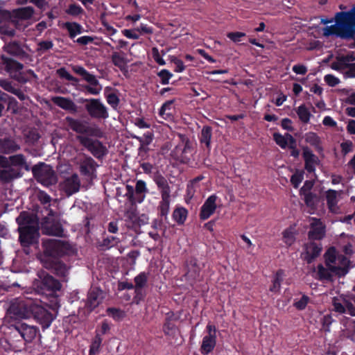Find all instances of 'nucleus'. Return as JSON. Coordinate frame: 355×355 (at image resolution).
Returning <instances> with one entry per match:
<instances>
[{
	"instance_id": "nucleus-1",
	"label": "nucleus",
	"mask_w": 355,
	"mask_h": 355,
	"mask_svg": "<svg viewBox=\"0 0 355 355\" xmlns=\"http://www.w3.org/2000/svg\"><path fill=\"white\" fill-rule=\"evenodd\" d=\"M23 170L31 171V166L23 154H16L8 157L0 156V180L2 182H10L21 178Z\"/></svg>"
},
{
	"instance_id": "nucleus-2",
	"label": "nucleus",
	"mask_w": 355,
	"mask_h": 355,
	"mask_svg": "<svg viewBox=\"0 0 355 355\" xmlns=\"http://www.w3.org/2000/svg\"><path fill=\"white\" fill-rule=\"evenodd\" d=\"M16 223L18 225L19 241L22 247H30L38 243L39 228L31 214L26 211H21L16 218Z\"/></svg>"
},
{
	"instance_id": "nucleus-3",
	"label": "nucleus",
	"mask_w": 355,
	"mask_h": 355,
	"mask_svg": "<svg viewBox=\"0 0 355 355\" xmlns=\"http://www.w3.org/2000/svg\"><path fill=\"white\" fill-rule=\"evenodd\" d=\"M334 25L327 26L323 28V35H336L345 40H355V31L345 11L338 12L335 15Z\"/></svg>"
},
{
	"instance_id": "nucleus-4",
	"label": "nucleus",
	"mask_w": 355,
	"mask_h": 355,
	"mask_svg": "<svg viewBox=\"0 0 355 355\" xmlns=\"http://www.w3.org/2000/svg\"><path fill=\"white\" fill-rule=\"evenodd\" d=\"M325 265L334 275L345 277L349 270L350 261L345 255L338 254L335 247H330L324 254Z\"/></svg>"
},
{
	"instance_id": "nucleus-5",
	"label": "nucleus",
	"mask_w": 355,
	"mask_h": 355,
	"mask_svg": "<svg viewBox=\"0 0 355 355\" xmlns=\"http://www.w3.org/2000/svg\"><path fill=\"white\" fill-rule=\"evenodd\" d=\"M36 302L30 298L16 299L8 309L6 320L9 324L12 320L31 318Z\"/></svg>"
},
{
	"instance_id": "nucleus-6",
	"label": "nucleus",
	"mask_w": 355,
	"mask_h": 355,
	"mask_svg": "<svg viewBox=\"0 0 355 355\" xmlns=\"http://www.w3.org/2000/svg\"><path fill=\"white\" fill-rule=\"evenodd\" d=\"M33 178L44 187H49L58 182L57 175L53 167L44 162H39L31 168Z\"/></svg>"
},
{
	"instance_id": "nucleus-7",
	"label": "nucleus",
	"mask_w": 355,
	"mask_h": 355,
	"mask_svg": "<svg viewBox=\"0 0 355 355\" xmlns=\"http://www.w3.org/2000/svg\"><path fill=\"white\" fill-rule=\"evenodd\" d=\"M39 280L34 283V286L37 293L45 295H51L61 289L60 281L53 276L42 272L39 274Z\"/></svg>"
},
{
	"instance_id": "nucleus-8",
	"label": "nucleus",
	"mask_w": 355,
	"mask_h": 355,
	"mask_svg": "<svg viewBox=\"0 0 355 355\" xmlns=\"http://www.w3.org/2000/svg\"><path fill=\"white\" fill-rule=\"evenodd\" d=\"M44 254L46 257L60 258L67 254L71 247L68 242L49 239L43 243Z\"/></svg>"
},
{
	"instance_id": "nucleus-9",
	"label": "nucleus",
	"mask_w": 355,
	"mask_h": 355,
	"mask_svg": "<svg viewBox=\"0 0 355 355\" xmlns=\"http://www.w3.org/2000/svg\"><path fill=\"white\" fill-rule=\"evenodd\" d=\"M9 328L17 331L27 343L32 342L39 332L37 327L30 325L21 320H12L9 322Z\"/></svg>"
},
{
	"instance_id": "nucleus-10",
	"label": "nucleus",
	"mask_w": 355,
	"mask_h": 355,
	"mask_svg": "<svg viewBox=\"0 0 355 355\" xmlns=\"http://www.w3.org/2000/svg\"><path fill=\"white\" fill-rule=\"evenodd\" d=\"M77 139L97 159H102L107 153V148L98 140L80 135Z\"/></svg>"
},
{
	"instance_id": "nucleus-11",
	"label": "nucleus",
	"mask_w": 355,
	"mask_h": 355,
	"mask_svg": "<svg viewBox=\"0 0 355 355\" xmlns=\"http://www.w3.org/2000/svg\"><path fill=\"white\" fill-rule=\"evenodd\" d=\"M54 216L55 212L50 209L48 216L42 218V228L48 235L62 237L64 229L60 222L55 219Z\"/></svg>"
},
{
	"instance_id": "nucleus-12",
	"label": "nucleus",
	"mask_w": 355,
	"mask_h": 355,
	"mask_svg": "<svg viewBox=\"0 0 355 355\" xmlns=\"http://www.w3.org/2000/svg\"><path fill=\"white\" fill-rule=\"evenodd\" d=\"M84 101L87 102L85 107L91 118L106 119L109 117L107 107L99 99H85Z\"/></svg>"
},
{
	"instance_id": "nucleus-13",
	"label": "nucleus",
	"mask_w": 355,
	"mask_h": 355,
	"mask_svg": "<svg viewBox=\"0 0 355 355\" xmlns=\"http://www.w3.org/2000/svg\"><path fill=\"white\" fill-rule=\"evenodd\" d=\"M73 71L78 75L80 76L86 82H87L90 85H86L85 87L86 90L91 94L97 95L100 93L101 90V87L99 88L94 87L99 85L98 80L96 79V76L89 71H87L83 67L81 66H74L73 67Z\"/></svg>"
},
{
	"instance_id": "nucleus-14",
	"label": "nucleus",
	"mask_w": 355,
	"mask_h": 355,
	"mask_svg": "<svg viewBox=\"0 0 355 355\" xmlns=\"http://www.w3.org/2000/svg\"><path fill=\"white\" fill-rule=\"evenodd\" d=\"M32 317L44 329L49 328L53 320V314L37 302L34 307Z\"/></svg>"
},
{
	"instance_id": "nucleus-15",
	"label": "nucleus",
	"mask_w": 355,
	"mask_h": 355,
	"mask_svg": "<svg viewBox=\"0 0 355 355\" xmlns=\"http://www.w3.org/2000/svg\"><path fill=\"white\" fill-rule=\"evenodd\" d=\"M353 300L350 299V295L339 300L336 297L333 299L334 309L336 312L343 314L348 313L352 316H355V305L352 303Z\"/></svg>"
},
{
	"instance_id": "nucleus-16",
	"label": "nucleus",
	"mask_w": 355,
	"mask_h": 355,
	"mask_svg": "<svg viewBox=\"0 0 355 355\" xmlns=\"http://www.w3.org/2000/svg\"><path fill=\"white\" fill-rule=\"evenodd\" d=\"M187 272L185 274L186 279L193 286L196 281L199 280L201 268L198 263V260L195 257H191L186 261Z\"/></svg>"
},
{
	"instance_id": "nucleus-17",
	"label": "nucleus",
	"mask_w": 355,
	"mask_h": 355,
	"mask_svg": "<svg viewBox=\"0 0 355 355\" xmlns=\"http://www.w3.org/2000/svg\"><path fill=\"white\" fill-rule=\"evenodd\" d=\"M218 196L216 194L209 196L200 207L199 218L201 220H207L216 210V200Z\"/></svg>"
},
{
	"instance_id": "nucleus-18",
	"label": "nucleus",
	"mask_w": 355,
	"mask_h": 355,
	"mask_svg": "<svg viewBox=\"0 0 355 355\" xmlns=\"http://www.w3.org/2000/svg\"><path fill=\"white\" fill-rule=\"evenodd\" d=\"M302 157L304 162V169L309 173H315L316 166L320 163L318 157L308 147L302 148Z\"/></svg>"
},
{
	"instance_id": "nucleus-19",
	"label": "nucleus",
	"mask_w": 355,
	"mask_h": 355,
	"mask_svg": "<svg viewBox=\"0 0 355 355\" xmlns=\"http://www.w3.org/2000/svg\"><path fill=\"white\" fill-rule=\"evenodd\" d=\"M310 225V230L308 232L309 240H321L325 236L326 227L320 219L313 218Z\"/></svg>"
},
{
	"instance_id": "nucleus-20",
	"label": "nucleus",
	"mask_w": 355,
	"mask_h": 355,
	"mask_svg": "<svg viewBox=\"0 0 355 355\" xmlns=\"http://www.w3.org/2000/svg\"><path fill=\"white\" fill-rule=\"evenodd\" d=\"M98 164L93 158L85 156L79 161V170L82 175L92 178L96 173Z\"/></svg>"
},
{
	"instance_id": "nucleus-21",
	"label": "nucleus",
	"mask_w": 355,
	"mask_h": 355,
	"mask_svg": "<svg viewBox=\"0 0 355 355\" xmlns=\"http://www.w3.org/2000/svg\"><path fill=\"white\" fill-rule=\"evenodd\" d=\"M148 275L146 272H141L135 277V302L138 303L143 300L146 295V292L143 288L146 285Z\"/></svg>"
},
{
	"instance_id": "nucleus-22",
	"label": "nucleus",
	"mask_w": 355,
	"mask_h": 355,
	"mask_svg": "<svg viewBox=\"0 0 355 355\" xmlns=\"http://www.w3.org/2000/svg\"><path fill=\"white\" fill-rule=\"evenodd\" d=\"M80 182L78 175L73 173L70 177L65 179L62 184V189L69 196L78 192L80 189Z\"/></svg>"
},
{
	"instance_id": "nucleus-23",
	"label": "nucleus",
	"mask_w": 355,
	"mask_h": 355,
	"mask_svg": "<svg viewBox=\"0 0 355 355\" xmlns=\"http://www.w3.org/2000/svg\"><path fill=\"white\" fill-rule=\"evenodd\" d=\"M355 61V55L354 53H350L345 55H339L336 58V61L331 64V68L336 71H342L349 69L351 62Z\"/></svg>"
},
{
	"instance_id": "nucleus-24",
	"label": "nucleus",
	"mask_w": 355,
	"mask_h": 355,
	"mask_svg": "<svg viewBox=\"0 0 355 355\" xmlns=\"http://www.w3.org/2000/svg\"><path fill=\"white\" fill-rule=\"evenodd\" d=\"M153 139L154 134H152L151 132H147L146 138L137 139L139 141L138 156L141 160H144L148 158L149 151L150 150L149 145L152 143Z\"/></svg>"
},
{
	"instance_id": "nucleus-25",
	"label": "nucleus",
	"mask_w": 355,
	"mask_h": 355,
	"mask_svg": "<svg viewBox=\"0 0 355 355\" xmlns=\"http://www.w3.org/2000/svg\"><path fill=\"white\" fill-rule=\"evenodd\" d=\"M51 272L58 276L60 281L67 282L68 281L69 270L67 266L59 261H52L50 263Z\"/></svg>"
},
{
	"instance_id": "nucleus-26",
	"label": "nucleus",
	"mask_w": 355,
	"mask_h": 355,
	"mask_svg": "<svg viewBox=\"0 0 355 355\" xmlns=\"http://www.w3.org/2000/svg\"><path fill=\"white\" fill-rule=\"evenodd\" d=\"M339 192L334 189H328L325 192V199L329 211L333 214H338L340 207L338 205Z\"/></svg>"
},
{
	"instance_id": "nucleus-27",
	"label": "nucleus",
	"mask_w": 355,
	"mask_h": 355,
	"mask_svg": "<svg viewBox=\"0 0 355 355\" xmlns=\"http://www.w3.org/2000/svg\"><path fill=\"white\" fill-rule=\"evenodd\" d=\"M5 51L10 55L24 60L28 57V54L24 50L19 42H9L5 46Z\"/></svg>"
},
{
	"instance_id": "nucleus-28",
	"label": "nucleus",
	"mask_w": 355,
	"mask_h": 355,
	"mask_svg": "<svg viewBox=\"0 0 355 355\" xmlns=\"http://www.w3.org/2000/svg\"><path fill=\"white\" fill-rule=\"evenodd\" d=\"M305 250L304 260L311 263L320 254L322 246L315 242H310L306 244Z\"/></svg>"
},
{
	"instance_id": "nucleus-29",
	"label": "nucleus",
	"mask_w": 355,
	"mask_h": 355,
	"mask_svg": "<svg viewBox=\"0 0 355 355\" xmlns=\"http://www.w3.org/2000/svg\"><path fill=\"white\" fill-rule=\"evenodd\" d=\"M52 101L64 110L69 111L72 113L77 112V105L70 98L62 96H55L52 98Z\"/></svg>"
},
{
	"instance_id": "nucleus-30",
	"label": "nucleus",
	"mask_w": 355,
	"mask_h": 355,
	"mask_svg": "<svg viewBox=\"0 0 355 355\" xmlns=\"http://www.w3.org/2000/svg\"><path fill=\"white\" fill-rule=\"evenodd\" d=\"M135 125H136L141 131L137 132V135H135V139H143L146 138L147 132H151L154 134L153 129L151 128L150 123L146 121L143 119H136L135 120Z\"/></svg>"
},
{
	"instance_id": "nucleus-31",
	"label": "nucleus",
	"mask_w": 355,
	"mask_h": 355,
	"mask_svg": "<svg viewBox=\"0 0 355 355\" xmlns=\"http://www.w3.org/2000/svg\"><path fill=\"white\" fill-rule=\"evenodd\" d=\"M216 345V338L211 335H206L203 337L200 346V352L203 355L210 354Z\"/></svg>"
},
{
	"instance_id": "nucleus-32",
	"label": "nucleus",
	"mask_w": 355,
	"mask_h": 355,
	"mask_svg": "<svg viewBox=\"0 0 355 355\" xmlns=\"http://www.w3.org/2000/svg\"><path fill=\"white\" fill-rule=\"evenodd\" d=\"M64 120L71 130L76 133L84 135L87 122L73 119L71 116H67Z\"/></svg>"
},
{
	"instance_id": "nucleus-33",
	"label": "nucleus",
	"mask_w": 355,
	"mask_h": 355,
	"mask_svg": "<svg viewBox=\"0 0 355 355\" xmlns=\"http://www.w3.org/2000/svg\"><path fill=\"white\" fill-rule=\"evenodd\" d=\"M148 193V189L146 187V182L141 180H137L135 187V203L142 202Z\"/></svg>"
},
{
	"instance_id": "nucleus-34",
	"label": "nucleus",
	"mask_w": 355,
	"mask_h": 355,
	"mask_svg": "<svg viewBox=\"0 0 355 355\" xmlns=\"http://www.w3.org/2000/svg\"><path fill=\"white\" fill-rule=\"evenodd\" d=\"M305 141L313 146L318 153L323 152L324 148L322 146V140L315 132H307L305 135Z\"/></svg>"
},
{
	"instance_id": "nucleus-35",
	"label": "nucleus",
	"mask_w": 355,
	"mask_h": 355,
	"mask_svg": "<svg viewBox=\"0 0 355 355\" xmlns=\"http://www.w3.org/2000/svg\"><path fill=\"white\" fill-rule=\"evenodd\" d=\"M212 137V128L209 125L203 126L199 136V140L201 144H205V147L209 150L211 149V139Z\"/></svg>"
},
{
	"instance_id": "nucleus-36",
	"label": "nucleus",
	"mask_w": 355,
	"mask_h": 355,
	"mask_svg": "<svg viewBox=\"0 0 355 355\" xmlns=\"http://www.w3.org/2000/svg\"><path fill=\"white\" fill-rule=\"evenodd\" d=\"M0 146L3 153L6 154L12 153L20 149L17 142L11 139H4L1 141Z\"/></svg>"
},
{
	"instance_id": "nucleus-37",
	"label": "nucleus",
	"mask_w": 355,
	"mask_h": 355,
	"mask_svg": "<svg viewBox=\"0 0 355 355\" xmlns=\"http://www.w3.org/2000/svg\"><path fill=\"white\" fill-rule=\"evenodd\" d=\"M155 182L157 187L161 190L162 197L170 196V187L168 185L167 180L164 176H162V175L156 176L155 178Z\"/></svg>"
},
{
	"instance_id": "nucleus-38",
	"label": "nucleus",
	"mask_w": 355,
	"mask_h": 355,
	"mask_svg": "<svg viewBox=\"0 0 355 355\" xmlns=\"http://www.w3.org/2000/svg\"><path fill=\"white\" fill-rule=\"evenodd\" d=\"M68 33L70 38H74L77 35L80 34L83 31V26L77 22H65L63 25Z\"/></svg>"
},
{
	"instance_id": "nucleus-39",
	"label": "nucleus",
	"mask_w": 355,
	"mask_h": 355,
	"mask_svg": "<svg viewBox=\"0 0 355 355\" xmlns=\"http://www.w3.org/2000/svg\"><path fill=\"white\" fill-rule=\"evenodd\" d=\"M333 272L329 268H324L322 264H318L317 266V279L320 281H333Z\"/></svg>"
},
{
	"instance_id": "nucleus-40",
	"label": "nucleus",
	"mask_w": 355,
	"mask_h": 355,
	"mask_svg": "<svg viewBox=\"0 0 355 355\" xmlns=\"http://www.w3.org/2000/svg\"><path fill=\"white\" fill-rule=\"evenodd\" d=\"M178 137L180 139V143L176 146V150H182V155L187 154L191 151V144L189 139L184 135L179 134Z\"/></svg>"
},
{
	"instance_id": "nucleus-41",
	"label": "nucleus",
	"mask_w": 355,
	"mask_h": 355,
	"mask_svg": "<svg viewBox=\"0 0 355 355\" xmlns=\"http://www.w3.org/2000/svg\"><path fill=\"white\" fill-rule=\"evenodd\" d=\"M100 301L98 300V293L94 290H91L88 293L86 306L90 311H93L98 306Z\"/></svg>"
},
{
	"instance_id": "nucleus-42",
	"label": "nucleus",
	"mask_w": 355,
	"mask_h": 355,
	"mask_svg": "<svg viewBox=\"0 0 355 355\" xmlns=\"http://www.w3.org/2000/svg\"><path fill=\"white\" fill-rule=\"evenodd\" d=\"M170 207V196L162 197V200L159 202L158 209L161 217L164 218V220H167L168 214L169 212Z\"/></svg>"
},
{
	"instance_id": "nucleus-43",
	"label": "nucleus",
	"mask_w": 355,
	"mask_h": 355,
	"mask_svg": "<svg viewBox=\"0 0 355 355\" xmlns=\"http://www.w3.org/2000/svg\"><path fill=\"white\" fill-rule=\"evenodd\" d=\"M34 8L31 6L22 7L15 10V15L20 19H29L34 14Z\"/></svg>"
},
{
	"instance_id": "nucleus-44",
	"label": "nucleus",
	"mask_w": 355,
	"mask_h": 355,
	"mask_svg": "<svg viewBox=\"0 0 355 355\" xmlns=\"http://www.w3.org/2000/svg\"><path fill=\"white\" fill-rule=\"evenodd\" d=\"M188 211L184 207H178L173 213V218L178 225H183L187 219Z\"/></svg>"
},
{
	"instance_id": "nucleus-45",
	"label": "nucleus",
	"mask_w": 355,
	"mask_h": 355,
	"mask_svg": "<svg viewBox=\"0 0 355 355\" xmlns=\"http://www.w3.org/2000/svg\"><path fill=\"white\" fill-rule=\"evenodd\" d=\"M284 275V271L282 269H279L276 272L272 280V285L270 288V291L271 292L277 293L279 291Z\"/></svg>"
},
{
	"instance_id": "nucleus-46",
	"label": "nucleus",
	"mask_w": 355,
	"mask_h": 355,
	"mask_svg": "<svg viewBox=\"0 0 355 355\" xmlns=\"http://www.w3.org/2000/svg\"><path fill=\"white\" fill-rule=\"evenodd\" d=\"M6 68L8 72H18L24 68V64L12 59L6 58L5 60Z\"/></svg>"
},
{
	"instance_id": "nucleus-47",
	"label": "nucleus",
	"mask_w": 355,
	"mask_h": 355,
	"mask_svg": "<svg viewBox=\"0 0 355 355\" xmlns=\"http://www.w3.org/2000/svg\"><path fill=\"white\" fill-rule=\"evenodd\" d=\"M102 341L101 334L96 331V336L89 347V355H96L99 353Z\"/></svg>"
},
{
	"instance_id": "nucleus-48",
	"label": "nucleus",
	"mask_w": 355,
	"mask_h": 355,
	"mask_svg": "<svg viewBox=\"0 0 355 355\" xmlns=\"http://www.w3.org/2000/svg\"><path fill=\"white\" fill-rule=\"evenodd\" d=\"M289 133L282 135L279 132H275L272 135L273 140L282 149H286L289 145V139L287 137Z\"/></svg>"
},
{
	"instance_id": "nucleus-49",
	"label": "nucleus",
	"mask_w": 355,
	"mask_h": 355,
	"mask_svg": "<svg viewBox=\"0 0 355 355\" xmlns=\"http://www.w3.org/2000/svg\"><path fill=\"white\" fill-rule=\"evenodd\" d=\"M296 113L302 123H308L309 122L311 114L305 105H300L296 110Z\"/></svg>"
},
{
	"instance_id": "nucleus-50",
	"label": "nucleus",
	"mask_w": 355,
	"mask_h": 355,
	"mask_svg": "<svg viewBox=\"0 0 355 355\" xmlns=\"http://www.w3.org/2000/svg\"><path fill=\"white\" fill-rule=\"evenodd\" d=\"M174 103V100H170L166 101L162 105L161 108L159 111V114L164 119H167L173 116L172 112H171L172 105Z\"/></svg>"
},
{
	"instance_id": "nucleus-51",
	"label": "nucleus",
	"mask_w": 355,
	"mask_h": 355,
	"mask_svg": "<svg viewBox=\"0 0 355 355\" xmlns=\"http://www.w3.org/2000/svg\"><path fill=\"white\" fill-rule=\"evenodd\" d=\"M162 330L165 336L170 338H174L176 335L178 327L173 322L164 321Z\"/></svg>"
},
{
	"instance_id": "nucleus-52",
	"label": "nucleus",
	"mask_w": 355,
	"mask_h": 355,
	"mask_svg": "<svg viewBox=\"0 0 355 355\" xmlns=\"http://www.w3.org/2000/svg\"><path fill=\"white\" fill-rule=\"evenodd\" d=\"M85 135H87L90 137H95L97 138H102L103 136V132L96 125H88L87 124L85 128Z\"/></svg>"
},
{
	"instance_id": "nucleus-53",
	"label": "nucleus",
	"mask_w": 355,
	"mask_h": 355,
	"mask_svg": "<svg viewBox=\"0 0 355 355\" xmlns=\"http://www.w3.org/2000/svg\"><path fill=\"white\" fill-rule=\"evenodd\" d=\"M153 32V28L146 24H141L137 28H135V40L139 38V35H151Z\"/></svg>"
},
{
	"instance_id": "nucleus-54",
	"label": "nucleus",
	"mask_w": 355,
	"mask_h": 355,
	"mask_svg": "<svg viewBox=\"0 0 355 355\" xmlns=\"http://www.w3.org/2000/svg\"><path fill=\"white\" fill-rule=\"evenodd\" d=\"M289 139V145L287 148L291 150L290 155L294 158H298L300 156V150L297 148L296 139L291 135H287Z\"/></svg>"
},
{
	"instance_id": "nucleus-55",
	"label": "nucleus",
	"mask_w": 355,
	"mask_h": 355,
	"mask_svg": "<svg viewBox=\"0 0 355 355\" xmlns=\"http://www.w3.org/2000/svg\"><path fill=\"white\" fill-rule=\"evenodd\" d=\"M107 315L112 317L114 320L119 321L121 320L125 315L123 311L119 309L110 307L107 309Z\"/></svg>"
},
{
	"instance_id": "nucleus-56",
	"label": "nucleus",
	"mask_w": 355,
	"mask_h": 355,
	"mask_svg": "<svg viewBox=\"0 0 355 355\" xmlns=\"http://www.w3.org/2000/svg\"><path fill=\"white\" fill-rule=\"evenodd\" d=\"M304 179V171L297 170L291 177V183L295 189H297Z\"/></svg>"
},
{
	"instance_id": "nucleus-57",
	"label": "nucleus",
	"mask_w": 355,
	"mask_h": 355,
	"mask_svg": "<svg viewBox=\"0 0 355 355\" xmlns=\"http://www.w3.org/2000/svg\"><path fill=\"white\" fill-rule=\"evenodd\" d=\"M119 242V239L114 236H107L104 238L101 243V246L106 249H110L112 247L115 246Z\"/></svg>"
},
{
	"instance_id": "nucleus-58",
	"label": "nucleus",
	"mask_w": 355,
	"mask_h": 355,
	"mask_svg": "<svg viewBox=\"0 0 355 355\" xmlns=\"http://www.w3.org/2000/svg\"><path fill=\"white\" fill-rule=\"evenodd\" d=\"M310 302V297L306 295H303L299 300H295L293 306L296 309L302 311L306 309L308 303Z\"/></svg>"
},
{
	"instance_id": "nucleus-59",
	"label": "nucleus",
	"mask_w": 355,
	"mask_h": 355,
	"mask_svg": "<svg viewBox=\"0 0 355 355\" xmlns=\"http://www.w3.org/2000/svg\"><path fill=\"white\" fill-rule=\"evenodd\" d=\"M304 201L305 205L309 207H314L315 206V200L317 199V195L314 193L310 192L303 194Z\"/></svg>"
},
{
	"instance_id": "nucleus-60",
	"label": "nucleus",
	"mask_w": 355,
	"mask_h": 355,
	"mask_svg": "<svg viewBox=\"0 0 355 355\" xmlns=\"http://www.w3.org/2000/svg\"><path fill=\"white\" fill-rule=\"evenodd\" d=\"M84 12L83 9L80 6L76 3H72L69 6L68 9L66 10V12L71 16H78L83 14Z\"/></svg>"
},
{
	"instance_id": "nucleus-61",
	"label": "nucleus",
	"mask_w": 355,
	"mask_h": 355,
	"mask_svg": "<svg viewBox=\"0 0 355 355\" xmlns=\"http://www.w3.org/2000/svg\"><path fill=\"white\" fill-rule=\"evenodd\" d=\"M112 60L113 64L119 68H123L126 64L125 60L123 55L116 52L112 55Z\"/></svg>"
},
{
	"instance_id": "nucleus-62",
	"label": "nucleus",
	"mask_w": 355,
	"mask_h": 355,
	"mask_svg": "<svg viewBox=\"0 0 355 355\" xmlns=\"http://www.w3.org/2000/svg\"><path fill=\"white\" fill-rule=\"evenodd\" d=\"M157 76L161 79L160 83L162 85H168L173 74L168 69H162L157 73Z\"/></svg>"
},
{
	"instance_id": "nucleus-63",
	"label": "nucleus",
	"mask_w": 355,
	"mask_h": 355,
	"mask_svg": "<svg viewBox=\"0 0 355 355\" xmlns=\"http://www.w3.org/2000/svg\"><path fill=\"white\" fill-rule=\"evenodd\" d=\"M283 237H284L285 243L288 246H291L294 243V241L295 240V235H294L293 232L289 229H286L283 232Z\"/></svg>"
},
{
	"instance_id": "nucleus-64",
	"label": "nucleus",
	"mask_w": 355,
	"mask_h": 355,
	"mask_svg": "<svg viewBox=\"0 0 355 355\" xmlns=\"http://www.w3.org/2000/svg\"><path fill=\"white\" fill-rule=\"evenodd\" d=\"M353 142L350 140L344 141L340 144L341 152L343 155H346L353 150Z\"/></svg>"
}]
</instances>
